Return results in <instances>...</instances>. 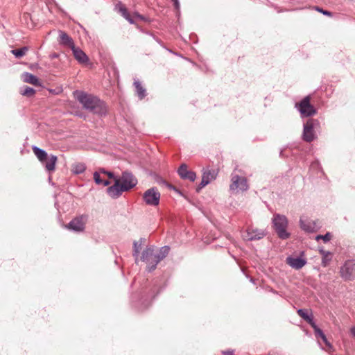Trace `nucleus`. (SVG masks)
<instances>
[{"label": "nucleus", "mask_w": 355, "mask_h": 355, "mask_svg": "<svg viewBox=\"0 0 355 355\" xmlns=\"http://www.w3.org/2000/svg\"><path fill=\"white\" fill-rule=\"evenodd\" d=\"M75 94L77 100L85 110L100 116L106 115L107 112L106 104L98 97L79 91H76Z\"/></svg>", "instance_id": "1"}, {"label": "nucleus", "mask_w": 355, "mask_h": 355, "mask_svg": "<svg viewBox=\"0 0 355 355\" xmlns=\"http://www.w3.org/2000/svg\"><path fill=\"white\" fill-rule=\"evenodd\" d=\"M159 292L157 288V281L148 285L142 292L140 300L135 304V306L140 311L146 309L151 304L152 298H154Z\"/></svg>", "instance_id": "2"}, {"label": "nucleus", "mask_w": 355, "mask_h": 355, "mask_svg": "<svg viewBox=\"0 0 355 355\" xmlns=\"http://www.w3.org/2000/svg\"><path fill=\"white\" fill-rule=\"evenodd\" d=\"M303 128L302 139L310 143L317 138L315 130L320 128V123L318 119L311 118L304 123Z\"/></svg>", "instance_id": "3"}, {"label": "nucleus", "mask_w": 355, "mask_h": 355, "mask_svg": "<svg viewBox=\"0 0 355 355\" xmlns=\"http://www.w3.org/2000/svg\"><path fill=\"white\" fill-rule=\"evenodd\" d=\"M272 224L278 236L282 239H287L290 234L286 231L288 220L284 215L275 214L272 218Z\"/></svg>", "instance_id": "4"}, {"label": "nucleus", "mask_w": 355, "mask_h": 355, "mask_svg": "<svg viewBox=\"0 0 355 355\" xmlns=\"http://www.w3.org/2000/svg\"><path fill=\"white\" fill-rule=\"evenodd\" d=\"M310 101V96H306L300 102L295 103V107L300 112L302 118L310 117L317 113V110L311 104Z\"/></svg>", "instance_id": "5"}, {"label": "nucleus", "mask_w": 355, "mask_h": 355, "mask_svg": "<svg viewBox=\"0 0 355 355\" xmlns=\"http://www.w3.org/2000/svg\"><path fill=\"white\" fill-rule=\"evenodd\" d=\"M156 254L154 253V246L146 247L141 253V260L147 264L146 270L150 272L155 270L157 265L155 264Z\"/></svg>", "instance_id": "6"}, {"label": "nucleus", "mask_w": 355, "mask_h": 355, "mask_svg": "<svg viewBox=\"0 0 355 355\" xmlns=\"http://www.w3.org/2000/svg\"><path fill=\"white\" fill-rule=\"evenodd\" d=\"M231 184L230 189L231 191H245L249 189L248 180L245 177L240 176L235 173L231 174Z\"/></svg>", "instance_id": "7"}, {"label": "nucleus", "mask_w": 355, "mask_h": 355, "mask_svg": "<svg viewBox=\"0 0 355 355\" xmlns=\"http://www.w3.org/2000/svg\"><path fill=\"white\" fill-rule=\"evenodd\" d=\"M142 198L146 205L156 207L159 204L160 193L156 187H152L143 193Z\"/></svg>", "instance_id": "8"}, {"label": "nucleus", "mask_w": 355, "mask_h": 355, "mask_svg": "<svg viewBox=\"0 0 355 355\" xmlns=\"http://www.w3.org/2000/svg\"><path fill=\"white\" fill-rule=\"evenodd\" d=\"M88 220V216L85 214L80 215L73 218L66 227L73 232H82L85 230V224Z\"/></svg>", "instance_id": "9"}, {"label": "nucleus", "mask_w": 355, "mask_h": 355, "mask_svg": "<svg viewBox=\"0 0 355 355\" xmlns=\"http://www.w3.org/2000/svg\"><path fill=\"white\" fill-rule=\"evenodd\" d=\"M340 274L345 281L352 280L355 277V261H346L340 269Z\"/></svg>", "instance_id": "10"}, {"label": "nucleus", "mask_w": 355, "mask_h": 355, "mask_svg": "<svg viewBox=\"0 0 355 355\" xmlns=\"http://www.w3.org/2000/svg\"><path fill=\"white\" fill-rule=\"evenodd\" d=\"M119 179V183L123 186L126 191L134 188L137 184V179L130 171H123Z\"/></svg>", "instance_id": "11"}, {"label": "nucleus", "mask_w": 355, "mask_h": 355, "mask_svg": "<svg viewBox=\"0 0 355 355\" xmlns=\"http://www.w3.org/2000/svg\"><path fill=\"white\" fill-rule=\"evenodd\" d=\"M266 236L263 230L253 227H248L246 232L243 234L244 240L246 241H257L260 240Z\"/></svg>", "instance_id": "12"}, {"label": "nucleus", "mask_w": 355, "mask_h": 355, "mask_svg": "<svg viewBox=\"0 0 355 355\" xmlns=\"http://www.w3.org/2000/svg\"><path fill=\"white\" fill-rule=\"evenodd\" d=\"M126 191L119 183V179L114 180V184L107 189V193L113 199L119 198L122 193Z\"/></svg>", "instance_id": "13"}, {"label": "nucleus", "mask_w": 355, "mask_h": 355, "mask_svg": "<svg viewBox=\"0 0 355 355\" xmlns=\"http://www.w3.org/2000/svg\"><path fill=\"white\" fill-rule=\"evenodd\" d=\"M178 173L182 179L189 180L191 182H194L196 178V173L188 170L187 165L185 164L180 165L178 170Z\"/></svg>", "instance_id": "14"}, {"label": "nucleus", "mask_w": 355, "mask_h": 355, "mask_svg": "<svg viewBox=\"0 0 355 355\" xmlns=\"http://www.w3.org/2000/svg\"><path fill=\"white\" fill-rule=\"evenodd\" d=\"M286 262L291 268L299 270L306 264V260L300 257H293L289 256L286 258Z\"/></svg>", "instance_id": "15"}, {"label": "nucleus", "mask_w": 355, "mask_h": 355, "mask_svg": "<svg viewBox=\"0 0 355 355\" xmlns=\"http://www.w3.org/2000/svg\"><path fill=\"white\" fill-rule=\"evenodd\" d=\"M71 51L73 52V55L75 59L80 64H86L89 62L88 56L79 47H76V46H72Z\"/></svg>", "instance_id": "16"}, {"label": "nucleus", "mask_w": 355, "mask_h": 355, "mask_svg": "<svg viewBox=\"0 0 355 355\" xmlns=\"http://www.w3.org/2000/svg\"><path fill=\"white\" fill-rule=\"evenodd\" d=\"M297 314L303 318L313 328L315 325L312 313H309L308 310L304 309H299L297 311Z\"/></svg>", "instance_id": "17"}, {"label": "nucleus", "mask_w": 355, "mask_h": 355, "mask_svg": "<svg viewBox=\"0 0 355 355\" xmlns=\"http://www.w3.org/2000/svg\"><path fill=\"white\" fill-rule=\"evenodd\" d=\"M59 43L61 45L69 47L71 49L74 46V42L71 37H69L65 32L60 31L59 32Z\"/></svg>", "instance_id": "18"}, {"label": "nucleus", "mask_w": 355, "mask_h": 355, "mask_svg": "<svg viewBox=\"0 0 355 355\" xmlns=\"http://www.w3.org/2000/svg\"><path fill=\"white\" fill-rule=\"evenodd\" d=\"M58 157L54 155H50L48 156L44 162H42L44 164L45 168L47 171L51 172L55 170V164L57 162Z\"/></svg>", "instance_id": "19"}, {"label": "nucleus", "mask_w": 355, "mask_h": 355, "mask_svg": "<svg viewBox=\"0 0 355 355\" xmlns=\"http://www.w3.org/2000/svg\"><path fill=\"white\" fill-rule=\"evenodd\" d=\"M22 78L25 83L32 84L35 86H41L40 80L35 76H34L33 74H32L31 73H28V72L23 73Z\"/></svg>", "instance_id": "20"}, {"label": "nucleus", "mask_w": 355, "mask_h": 355, "mask_svg": "<svg viewBox=\"0 0 355 355\" xmlns=\"http://www.w3.org/2000/svg\"><path fill=\"white\" fill-rule=\"evenodd\" d=\"M134 86L135 87V93L139 100L144 99L146 96V89L141 85L138 80H135Z\"/></svg>", "instance_id": "21"}, {"label": "nucleus", "mask_w": 355, "mask_h": 355, "mask_svg": "<svg viewBox=\"0 0 355 355\" xmlns=\"http://www.w3.org/2000/svg\"><path fill=\"white\" fill-rule=\"evenodd\" d=\"M313 330H314V334H315V336L316 338H320L322 341L324 343V344L329 348V349H331L332 348V345L328 341L325 334H324V332L322 331V330L321 329H320L317 324L314 325V327H313Z\"/></svg>", "instance_id": "22"}, {"label": "nucleus", "mask_w": 355, "mask_h": 355, "mask_svg": "<svg viewBox=\"0 0 355 355\" xmlns=\"http://www.w3.org/2000/svg\"><path fill=\"white\" fill-rule=\"evenodd\" d=\"M169 252L170 248L168 245L160 248L159 252L156 254V261H155V264L157 265L168 254Z\"/></svg>", "instance_id": "23"}, {"label": "nucleus", "mask_w": 355, "mask_h": 355, "mask_svg": "<svg viewBox=\"0 0 355 355\" xmlns=\"http://www.w3.org/2000/svg\"><path fill=\"white\" fill-rule=\"evenodd\" d=\"M32 149H33L34 154L37 157V159L41 162H44V161L46 159V158L48 157L47 153L44 150H43L39 147H37L35 146H33Z\"/></svg>", "instance_id": "24"}, {"label": "nucleus", "mask_w": 355, "mask_h": 355, "mask_svg": "<svg viewBox=\"0 0 355 355\" xmlns=\"http://www.w3.org/2000/svg\"><path fill=\"white\" fill-rule=\"evenodd\" d=\"M300 225L301 229L305 232H312L314 231L313 223L311 221L300 219Z\"/></svg>", "instance_id": "25"}, {"label": "nucleus", "mask_w": 355, "mask_h": 355, "mask_svg": "<svg viewBox=\"0 0 355 355\" xmlns=\"http://www.w3.org/2000/svg\"><path fill=\"white\" fill-rule=\"evenodd\" d=\"M145 241V239L141 238L139 242L135 241L133 242V252L132 255L135 257V261H137V259L139 254V250L141 248L142 243Z\"/></svg>", "instance_id": "26"}, {"label": "nucleus", "mask_w": 355, "mask_h": 355, "mask_svg": "<svg viewBox=\"0 0 355 355\" xmlns=\"http://www.w3.org/2000/svg\"><path fill=\"white\" fill-rule=\"evenodd\" d=\"M216 175L217 173L214 170L208 169L203 171L202 178L209 183L211 180L216 179Z\"/></svg>", "instance_id": "27"}, {"label": "nucleus", "mask_w": 355, "mask_h": 355, "mask_svg": "<svg viewBox=\"0 0 355 355\" xmlns=\"http://www.w3.org/2000/svg\"><path fill=\"white\" fill-rule=\"evenodd\" d=\"M86 169V166L83 163H76L72 166L71 171L74 174H81Z\"/></svg>", "instance_id": "28"}, {"label": "nucleus", "mask_w": 355, "mask_h": 355, "mask_svg": "<svg viewBox=\"0 0 355 355\" xmlns=\"http://www.w3.org/2000/svg\"><path fill=\"white\" fill-rule=\"evenodd\" d=\"M28 50V48L27 46H24L20 49H12L11 53L15 56V58H21L26 53Z\"/></svg>", "instance_id": "29"}, {"label": "nucleus", "mask_w": 355, "mask_h": 355, "mask_svg": "<svg viewBox=\"0 0 355 355\" xmlns=\"http://www.w3.org/2000/svg\"><path fill=\"white\" fill-rule=\"evenodd\" d=\"M114 10L121 16H123L128 11L125 6L121 2H119L115 5Z\"/></svg>", "instance_id": "30"}, {"label": "nucleus", "mask_w": 355, "mask_h": 355, "mask_svg": "<svg viewBox=\"0 0 355 355\" xmlns=\"http://www.w3.org/2000/svg\"><path fill=\"white\" fill-rule=\"evenodd\" d=\"M35 93V89L33 88L28 87V86H26L25 88L21 91V94L23 96H26L28 97H31V96H33Z\"/></svg>", "instance_id": "31"}, {"label": "nucleus", "mask_w": 355, "mask_h": 355, "mask_svg": "<svg viewBox=\"0 0 355 355\" xmlns=\"http://www.w3.org/2000/svg\"><path fill=\"white\" fill-rule=\"evenodd\" d=\"M331 239V234L329 232H327L324 235H318L315 237L316 240L322 239L324 243L329 242Z\"/></svg>", "instance_id": "32"}, {"label": "nucleus", "mask_w": 355, "mask_h": 355, "mask_svg": "<svg viewBox=\"0 0 355 355\" xmlns=\"http://www.w3.org/2000/svg\"><path fill=\"white\" fill-rule=\"evenodd\" d=\"M99 172L103 174H106L110 178L113 179L114 180H115L116 179H119L116 176L114 175V174L112 172L107 171L104 168H101Z\"/></svg>", "instance_id": "33"}, {"label": "nucleus", "mask_w": 355, "mask_h": 355, "mask_svg": "<svg viewBox=\"0 0 355 355\" xmlns=\"http://www.w3.org/2000/svg\"><path fill=\"white\" fill-rule=\"evenodd\" d=\"M94 180L95 183L97 184H101L103 182V180L101 178L100 174L97 171L94 173Z\"/></svg>", "instance_id": "34"}, {"label": "nucleus", "mask_w": 355, "mask_h": 355, "mask_svg": "<svg viewBox=\"0 0 355 355\" xmlns=\"http://www.w3.org/2000/svg\"><path fill=\"white\" fill-rule=\"evenodd\" d=\"M331 259V258L330 257V255L323 256L322 258V266L324 267L327 266L329 264Z\"/></svg>", "instance_id": "35"}, {"label": "nucleus", "mask_w": 355, "mask_h": 355, "mask_svg": "<svg viewBox=\"0 0 355 355\" xmlns=\"http://www.w3.org/2000/svg\"><path fill=\"white\" fill-rule=\"evenodd\" d=\"M122 17H124L130 24H135V21L131 17L128 11H127Z\"/></svg>", "instance_id": "36"}, {"label": "nucleus", "mask_w": 355, "mask_h": 355, "mask_svg": "<svg viewBox=\"0 0 355 355\" xmlns=\"http://www.w3.org/2000/svg\"><path fill=\"white\" fill-rule=\"evenodd\" d=\"M208 184H209V182H207V181H205V180H204L202 178L201 182L199 184V185H198V186L197 187V188H196V191H197V192H200V191L203 187H205V186H207Z\"/></svg>", "instance_id": "37"}, {"label": "nucleus", "mask_w": 355, "mask_h": 355, "mask_svg": "<svg viewBox=\"0 0 355 355\" xmlns=\"http://www.w3.org/2000/svg\"><path fill=\"white\" fill-rule=\"evenodd\" d=\"M208 184H209V182H207V181H205V180H204L202 178L201 182L199 184V185H198V186L197 187V188H196V191H197V192H200V191L203 187H205V186H207Z\"/></svg>", "instance_id": "38"}, {"label": "nucleus", "mask_w": 355, "mask_h": 355, "mask_svg": "<svg viewBox=\"0 0 355 355\" xmlns=\"http://www.w3.org/2000/svg\"><path fill=\"white\" fill-rule=\"evenodd\" d=\"M315 10L320 12H322L323 15H327V16H331L332 14L331 12L328 11V10H324L322 8H320L319 7H315Z\"/></svg>", "instance_id": "39"}, {"label": "nucleus", "mask_w": 355, "mask_h": 355, "mask_svg": "<svg viewBox=\"0 0 355 355\" xmlns=\"http://www.w3.org/2000/svg\"><path fill=\"white\" fill-rule=\"evenodd\" d=\"M171 1L173 3L175 8L178 10L180 9L179 0H171Z\"/></svg>", "instance_id": "40"}, {"label": "nucleus", "mask_w": 355, "mask_h": 355, "mask_svg": "<svg viewBox=\"0 0 355 355\" xmlns=\"http://www.w3.org/2000/svg\"><path fill=\"white\" fill-rule=\"evenodd\" d=\"M320 253L323 256H326V255H331V253L328 251H325L323 249H320L319 250Z\"/></svg>", "instance_id": "41"}, {"label": "nucleus", "mask_w": 355, "mask_h": 355, "mask_svg": "<svg viewBox=\"0 0 355 355\" xmlns=\"http://www.w3.org/2000/svg\"><path fill=\"white\" fill-rule=\"evenodd\" d=\"M223 354L224 355H233L234 354V351L233 350H227V351H223Z\"/></svg>", "instance_id": "42"}, {"label": "nucleus", "mask_w": 355, "mask_h": 355, "mask_svg": "<svg viewBox=\"0 0 355 355\" xmlns=\"http://www.w3.org/2000/svg\"><path fill=\"white\" fill-rule=\"evenodd\" d=\"M101 184L104 186H108L110 184V182L109 180H103Z\"/></svg>", "instance_id": "43"}, {"label": "nucleus", "mask_w": 355, "mask_h": 355, "mask_svg": "<svg viewBox=\"0 0 355 355\" xmlns=\"http://www.w3.org/2000/svg\"><path fill=\"white\" fill-rule=\"evenodd\" d=\"M351 334H352L353 336L355 337V327L351 329Z\"/></svg>", "instance_id": "44"}, {"label": "nucleus", "mask_w": 355, "mask_h": 355, "mask_svg": "<svg viewBox=\"0 0 355 355\" xmlns=\"http://www.w3.org/2000/svg\"><path fill=\"white\" fill-rule=\"evenodd\" d=\"M57 57H58V55H57V54H54V55H53V58H57Z\"/></svg>", "instance_id": "45"}]
</instances>
